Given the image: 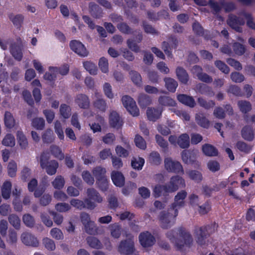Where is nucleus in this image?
<instances>
[{
	"mask_svg": "<svg viewBox=\"0 0 255 255\" xmlns=\"http://www.w3.org/2000/svg\"><path fill=\"white\" fill-rule=\"evenodd\" d=\"M166 236L171 242L174 243L178 250L182 251L189 248L193 243L191 234L182 228L170 230L167 232Z\"/></svg>",
	"mask_w": 255,
	"mask_h": 255,
	"instance_id": "f257e3e1",
	"label": "nucleus"
},
{
	"mask_svg": "<svg viewBox=\"0 0 255 255\" xmlns=\"http://www.w3.org/2000/svg\"><path fill=\"white\" fill-rule=\"evenodd\" d=\"M178 214L177 209H172L171 207L167 211L161 212L158 215L161 227L165 229L171 227L175 223Z\"/></svg>",
	"mask_w": 255,
	"mask_h": 255,
	"instance_id": "f03ea898",
	"label": "nucleus"
},
{
	"mask_svg": "<svg viewBox=\"0 0 255 255\" xmlns=\"http://www.w3.org/2000/svg\"><path fill=\"white\" fill-rule=\"evenodd\" d=\"M126 239L121 241L118 247V251L122 255H137L134 248L133 236L129 233H126Z\"/></svg>",
	"mask_w": 255,
	"mask_h": 255,
	"instance_id": "7ed1b4c3",
	"label": "nucleus"
},
{
	"mask_svg": "<svg viewBox=\"0 0 255 255\" xmlns=\"http://www.w3.org/2000/svg\"><path fill=\"white\" fill-rule=\"evenodd\" d=\"M49 153L43 152L40 155L39 161L41 167L42 169H45L48 175H53L56 172L58 163L54 160L49 161Z\"/></svg>",
	"mask_w": 255,
	"mask_h": 255,
	"instance_id": "20e7f679",
	"label": "nucleus"
},
{
	"mask_svg": "<svg viewBox=\"0 0 255 255\" xmlns=\"http://www.w3.org/2000/svg\"><path fill=\"white\" fill-rule=\"evenodd\" d=\"M86 194L87 198L84 199V202L87 205V209L89 210L94 209L97 205L95 202L101 203L103 202V198L99 193L93 188H89L87 189Z\"/></svg>",
	"mask_w": 255,
	"mask_h": 255,
	"instance_id": "39448f33",
	"label": "nucleus"
},
{
	"mask_svg": "<svg viewBox=\"0 0 255 255\" xmlns=\"http://www.w3.org/2000/svg\"><path fill=\"white\" fill-rule=\"evenodd\" d=\"M209 226L196 227L194 231V235L196 241L199 245H204L207 236L211 232L209 231Z\"/></svg>",
	"mask_w": 255,
	"mask_h": 255,
	"instance_id": "423d86ee",
	"label": "nucleus"
},
{
	"mask_svg": "<svg viewBox=\"0 0 255 255\" xmlns=\"http://www.w3.org/2000/svg\"><path fill=\"white\" fill-rule=\"evenodd\" d=\"M122 103L127 111L133 117H137L139 115V111L135 102L130 96L126 95L122 97Z\"/></svg>",
	"mask_w": 255,
	"mask_h": 255,
	"instance_id": "0eeeda50",
	"label": "nucleus"
},
{
	"mask_svg": "<svg viewBox=\"0 0 255 255\" xmlns=\"http://www.w3.org/2000/svg\"><path fill=\"white\" fill-rule=\"evenodd\" d=\"M164 166L168 172L184 173L182 165L177 161H174L171 158L167 157L164 159Z\"/></svg>",
	"mask_w": 255,
	"mask_h": 255,
	"instance_id": "6e6552de",
	"label": "nucleus"
},
{
	"mask_svg": "<svg viewBox=\"0 0 255 255\" xmlns=\"http://www.w3.org/2000/svg\"><path fill=\"white\" fill-rule=\"evenodd\" d=\"M138 239L141 245L144 248L151 247L155 242L154 236L147 231L141 233L139 235Z\"/></svg>",
	"mask_w": 255,
	"mask_h": 255,
	"instance_id": "1a4fd4ad",
	"label": "nucleus"
},
{
	"mask_svg": "<svg viewBox=\"0 0 255 255\" xmlns=\"http://www.w3.org/2000/svg\"><path fill=\"white\" fill-rule=\"evenodd\" d=\"M167 185L170 193H171L177 190L179 188L184 187L185 182L181 177L176 175L171 178Z\"/></svg>",
	"mask_w": 255,
	"mask_h": 255,
	"instance_id": "9d476101",
	"label": "nucleus"
},
{
	"mask_svg": "<svg viewBox=\"0 0 255 255\" xmlns=\"http://www.w3.org/2000/svg\"><path fill=\"white\" fill-rule=\"evenodd\" d=\"M70 47L72 51L81 57H86L88 54L85 46L79 41L72 40L70 43Z\"/></svg>",
	"mask_w": 255,
	"mask_h": 255,
	"instance_id": "9b49d317",
	"label": "nucleus"
},
{
	"mask_svg": "<svg viewBox=\"0 0 255 255\" xmlns=\"http://www.w3.org/2000/svg\"><path fill=\"white\" fill-rule=\"evenodd\" d=\"M228 24L237 32H241V25H244L245 21L243 18L236 15L230 14L227 20Z\"/></svg>",
	"mask_w": 255,
	"mask_h": 255,
	"instance_id": "f8f14e48",
	"label": "nucleus"
},
{
	"mask_svg": "<svg viewBox=\"0 0 255 255\" xmlns=\"http://www.w3.org/2000/svg\"><path fill=\"white\" fill-rule=\"evenodd\" d=\"M21 240L26 246L37 247L39 245L37 239L29 233H23L21 235Z\"/></svg>",
	"mask_w": 255,
	"mask_h": 255,
	"instance_id": "ddd939ff",
	"label": "nucleus"
},
{
	"mask_svg": "<svg viewBox=\"0 0 255 255\" xmlns=\"http://www.w3.org/2000/svg\"><path fill=\"white\" fill-rule=\"evenodd\" d=\"M142 40V34L141 32H139L136 36L135 39H128L127 41V44L128 47L132 51L138 53L140 51V47L137 45V43H140Z\"/></svg>",
	"mask_w": 255,
	"mask_h": 255,
	"instance_id": "4468645a",
	"label": "nucleus"
},
{
	"mask_svg": "<svg viewBox=\"0 0 255 255\" xmlns=\"http://www.w3.org/2000/svg\"><path fill=\"white\" fill-rule=\"evenodd\" d=\"M187 192L185 190L179 192L174 197V202L171 206L172 209H178L184 205V200L186 197Z\"/></svg>",
	"mask_w": 255,
	"mask_h": 255,
	"instance_id": "2eb2a0df",
	"label": "nucleus"
},
{
	"mask_svg": "<svg viewBox=\"0 0 255 255\" xmlns=\"http://www.w3.org/2000/svg\"><path fill=\"white\" fill-rule=\"evenodd\" d=\"M75 103L81 109H87L90 106V100L85 94H78L75 98Z\"/></svg>",
	"mask_w": 255,
	"mask_h": 255,
	"instance_id": "dca6fc26",
	"label": "nucleus"
},
{
	"mask_svg": "<svg viewBox=\"0 0 255 255\" xmlns=\"http://www.w3.org/2000/svg\"><path fill=\"white\" fill-rule=\"evenodd\" d=\"M195 90L197 93L209 97H212L214 95V93L211 88L204 84L199 83L197 84L195 87Z\"/></svg>",
	"mask_w": 255,
	"mask_h": 255,
	"instance_id": "f3484780",
	"label": "nucleus"
},
{
	"mask_svg": "<svg viewBox=\"0 0 255 255\" xmlns=\"http://www.w3.org/2000/svg\"><path fill=\"white\" fill-rule=\"evenodd\" d=\"M110 124L115 128H120L122 124L123 121L119 115L116 111H112L110 115Z\"/></svg>",
	"mask_w": 255,
	"mask_h": 255,
	"instance_id": "a211bd4d",
	"label": "nucleus"
},
{
	"mask_svg": "<svg viewBox=\"0 0 255 255\" xmlns=\"http://www.w3.org/2000/svg\"><path fill=\"white\" fill-rule=\"evenodd\" d=\"M168 193L170 192L167 184L164 185L157 184L155 186L153 190V195L155 198H158L161 195H166Z\"/></svg>",
	"mask_w": 255,
	"mask_h": 255,
	"instance_id": "6ab92c4d",
	"label": "nucleus"
},
{
	"mask_svg": "<svg viewBox=\"0 0 255 255\" xmlns=\"http://www.w3.org/2000/svg\"><path fill=\"white\" fill-rule=\"evenodd\" d=\"M111 178L114 184L119 187L123 186L125 184V178L123 174L117 171H113L111 173Z\"/></svg>",
	"mask_w": 255,
	"mask_h": 255,
	"instance_id": "aec40b11",
	"label": "nucleus"
},
{
	"mask_svg": "<svg viewBox=\"0 0 255 255\" xmlns=\"http://www.w3.org/2000/svg\"><path fill=\"white\" fill-rule=\"evenodd\" d=\"M89 8L90 13L93 17L100 18L102 16V9L95 3L93 2H90Z\"/></svg>",
	"mask_w": 255,
	"mask_h": 255,
	"instance_id": "412c9836",
	"label": "nucleus"
},
{
	"mask_svg": "<svg viewBox=\"0 0 255 255\" xmlns=\"http://www.w3.org/2000/svg\"><path fill=\"white\" fill-rule=\"evenodd\" d=\"M178 100L182 104L193 108L196 105V103L192 97L185 94H180L177 96Z\"/></svg>",
	"mask_w": 255,
	"mask_h": 255,
	"instance_id": "4be33fe9",
	"label": "nucleus"
},
{
	"mask_svg": "<svg viewBox=\"0 0 255 255\" xmlns=\"http://www.w3.org/2000/svg\"><path fill=\"white\" fill-rule=\"evenodd\" d=\"M162 112V109L161 108H148L146 114L149 120L155 121L160 117Z\"/></svg>",
	"mask_w": 255,
	"mask_h": 255,
	"instance_id": "5701e85b",
	"label": "nucleus"
},
{
	"mask_svg": "<svg viewBox=\"0 0 255 255\" xmlns=\"http://www.w3.org/2000/svg\"><path fill=\"white\" fill-rule=\"evenodd\" d=\"M176 74L178 80L182 83L186 84L189 80V75L186 71L181 67L176 69Z\"/></svg>",
	"mask_w": 255,
	"mask_h": 255,
	"instance_id": "b1692460",
	"label": "nucleus"
},
{
	"mask_svg": "<svg viewBox=\"0 0 255 255\" xmlns=\"http://www.w3.org/2000/svg\"><path fill=\"white\" fill-rule=\"evenodd\" d=\"M241 134L243 138L248 141H252L254 138L253 128L250 126H245L241 130Z\"/></svg>",
	"mask_w": 255,
	"mask_h": 255,
	"instance_id": "393cba45",
	"label": "nucleus"
},
{
	"mask_svg": "<svg viewBox=\"0 0 255 255\" xmlns=\"http://www.w3.org/2000/svg\"><path fill=\"white\" fill-rule=\"evenodd\" d=\"M58 75V67H49V71L45 73L44 79L50 82L54 81Z\"/></svg>",
	"mask_w": 255,
	"mask_h": 255,
	"instance_id": "a878e982",
	"label": "nucleus"
},
{
	"mask_svg": "<svg viewBox=\"0 0 255 255\" xmlns=\"http://www.w3.org/2000/svg\"><path fill=\"white\" fill-rule=\"evenodd\" d=\"M10 51L13 57L17 60L20 61L22 58V50L20 46L13 44L10 46Z\"/></svg>",
	"mask_w": 255,
	"mask_h": 255,
	"instance_id": "bb28decb",
	"label": "nucleus"
},
{
	"mask_svg": "<svg viewBox=\"0 0 255 255\" xmlns=\"http://www.w3.org/2000/svg\"><path fill=\"white\" fill-rule=\"evenodd\" d=\"M92 173L97 180L106 177V169L101 166L94 168L92 170Z\"/></svg>",
	"mask_w": 255,
	"mask_h": 255,
	"instance_id": "cd10ccee",
	"label": "nucleus"
},
{
	"mask_svg": "<svg viewBox=\"0 0 255 255\" xmlns=\"http://www.w3.org/2000/svg\"><path fill=\"white\" fill-rule=\"evenodd\" d=\"M165 83V87L171 92H174L178 86L177 82L173 78L166 77L164 79Z\"/></svg>",
	"mask_w": 255,
	"mask_h": 255,
	"instance_id": "c85d7f7f",
	"label": "nucleus"
},
{
	"mask_svg": "<svg viewBox=\"0 0 255 255\" xmlns=\"http://www.w3.org/2000/svg\"><path fill=\"white\" fill-rule=\"evenodd\" d=\"M190 138L189 135L186 133H183L180 135L177 140V144L182 148H186L189 147Z\"/></svg>",
	"mask_w": 255,
	"mask_h": 255,
	"instance_id": "c756f323",
	"label": "nucleus"
},
{
	"mask_svg": "<svg viewBox=\"0 0 255 255\" xmlns=\"http://www.w3.org/2000/svg\"><path fill=\"white\" fill-rule=\"evenodd\" d=\"M202 151L207 156H214L218 155L217 149L213 145L209 144H205L202 146Z\"/></svg>",
	"mask_w": 255,
	"mask_h": 255,
	"instance_id": "7c9ffc66",
	"label": "nucleus"
},
{
	"mask_svg": "<svg viewBox=\"0 0 255 255\" xmlns=\"http://www.w3.org/2000/svg\"><path fill=\"white\" fill-rule=\"evenodd\" d=\"M195 120L197 124L200 126L206 128L209 127L210 122L203 114L201 113L196 114Z\"/></svg>",
	"mask_w": 255,
	"mask_h": 255,
	"instance_id": "2f4dec72",
	"label": "nucleus"
},
{
	"mask_svg": "<svg viewBox=\"0 0 255 255\" xmlns=\"http://www.w3.org/2000/svg\"><path fill=\"white\" fill-rule=\"evenodd\" d=\"M158 102L160 105L163 106L174 107L176 104L175 101L173 99L165 96L159 97Z\"/></svg>",
	"mask_w": 255,
	"mask_h": 255,
	"instance_id": "473e14b6",
	"label": "nucleus"
},
{
	"mask_svg": "<svg viewBox=\"0 0 255 255\" xmlns=\"http://www.w3.org/2000/svg\"><path fill=\"white\" fill-rule=\"evenodd\" d=\"M151 103V100L149 96L145 94H139L138 98V103L140 107L145 108Z\"/></svg>",
	"mask_w": 255,
	"mask_h": 255,
	"instance_id": "72a5a7b5",
	"label": "nucleus"
},
{
	"mask_svg": "<svg viewBox=\"0 0 255 255\" xmlns=\"http://www.w3.org/2000/svg\"><path fill=\"white\" fill-rule=\"evenodd\" d=\"M238 106L240 111L244 114L248 113L252 110V105L250 102L247 101H239Z\"/></svg>",
	"mask_w": 255,
	"mask_h": 255,
	"instance_id": "f704fd0d",
	"label": "nucleus"
},
{
	"mask_svg": "<svg viewBox=\"0 0 255 255\" xmlns=\"http://www.w3.org/2000/svg\"><path fill=\"white\" fill-rule=\"evenodd\" d=\"M11 184L9 181L5 182L1 188V195L4 199H8L11 194Z\"/></svg>",
	"mask_w": 255,
	"mask_h": 255,
	"instance_id": "c9c22d12",
	"label": "nucleus"
},
{
	"mask_svg": "<svg viewBox=\"0 0 255 255\" xmlns=\"http://www.w3.org/2000/svg\"><path fill=\"white\" fill-rule=\"evenodd\" d=\"M16 136L18 143L21 148L25 149L28 146V141L22 131H17Z\"/></svg>",
	"mask_w": 255,
	"mask_h": 255,
	"instance_id": "e433bc0d",
	"label": "nucleus"
},
{
	"mask_svg": "<svg viewBox=\"0 0 255 255\" xmlns=\"http://www.w3.org/2000/svg\"><path fill=\"white\" fill-rule=\"evenodd\" d=\"M129 75L131 81L135 85L138 87L142 86V78L139 73L135 71H131L129 72Z\"/></svg>",
	"mask_w": 255,
	"mask_h": 255,
	"instance_id": "4c0bfd02",
	"label": "nucleus"
},
{
	"mask_svg": "<svg viewBox=\"0 0 255 255\" xmlns=\"http://www.w3.org/2000/svg\"><path fill=\"white\" fill-rule=\"evenodd\" d=\"M88 244L91 248L96 249H101L103 247L101 242L94 237H88L86 239Z\"/></svg>",
	"mask_w": 255,
	"mask_h": 255,
	"instance_id": "58836bf2",
	"label": "nucleus"
},
{
	"mask_svg": "<svg viewBox=\"0 0 255 255\" xmlns=\"http://www.w3.org/2000/svg\"><path fill=\"white\" fill-rule=\"evenodd\" d=\"M4 121L5 126L8 128H11L15 125V120L12 114L9 112L5 113Z\"/></svg>",
	"mask_w": 255,
	"mask_h": 255,
	"instance_id": "ea45409f",
	"label": "nucleus"
},
{
	"mask_svg": "<svg viewBox=\"0 0 255 255\" xmlns=\"http://www.w3.org/2000/svg\"><path fill=\"white\" fill-rule=\"evenodd\" d=\"M149 161L153 165H158L161 162V158L158 152L157 151H152L149 155Z\"/></svg>",
	"mask_w": 255,
	"mask_h": 255,
	"instance_id": "a19ab883",
	"label": "nucleus"
},
{
	"mask_svg": "<svg viewBox=\"0 0 255 255\" xmlns=\"http://www.w3.org/2000/svg\"><path fill=\"white\" fill-rule=\"evenodd\" d=\"M111 236L116 239L120 238L121 235V227L118 224H114L110 226Z\"/></svg>",
	"mask_w": 255,
	"mask_h": 255,
	"instance_id": "79ce46f5",
	"label": "nucleus"
},
{
	"mask_svg": "<svg viewBox=\"0 0 255 255\" xmlns=\"http://www.w3.org/2000/svg\"><path fill=\"white\" fill-rule=\"evenodd\" d=\"M199 105L206 110H209L215 105V103L213 100L206 101L202 97H199L197 99Z\"/></svg>",
	"mask_w": 255,
	"mask_h": 255,
	"instance_id": "37998d69",
	"label": "nucleus"
},
{
	"mask_svg": "<svg viewBox=\"0 0 255 255\" xmlns=\"http://www.w3.org/2000/svg\"><path fill=\"white\" fill-rule=\"evenodd\" d=\"M10 224L15 229L18 230L20 227V220L16 214H10L8 217Z\"/></svg>",
	"mask_w": 255,
	"mask_h": 255,
	"instance_id": "c03bdc74",
	"label": "nucleus"
},
{
	"mask_svg": "<svg viewBox=\"0 0 255 255\" xmlns=\"http://www.w3.org/2000/svg\"><path fill=\"white\" fill-rule=\"evenodd\" d=\"M50 150L51 154L56 158L62 160L64 158V153L61 149L57 145H52L50 146Z\"/></svg>",
	"mask_w": 255,
	"mask_h": 255,
	"instance_id": "a18cd8bd",
	"label": "nucleus"
},
{
	"mask_svg": "<svg viewBox=\"0 0 255 255\" xmlns=\"http://www.w3.org/2000/svg\"><path fill=\"white\" fill-rule=\"evenodd\" d=\"M42 243L45 248L48 251H53L56 249V245L54 241L49 238H44L42 239Z\"/></svg>",
	"mask_w": 255,
	"mask_h": 255,
	"instance_id": "49530a36",
	"label": "nucleus"
},
{
	"mask_svg": "<svg viewBox=\"0 0 255 255\" xmlns=\"http://www.w3.org/2000/svg\"><path fill=\"white\" fill-rule=\"evenodd\" d=\"M22 221L24 224L28 228H32L34 226V218L29 214H25L23 215Z\"/></svg>",
	"mask_w": 255,
	"mask_h": 255,
	"instance_id": "de8ad7c7",
	"label": "nucleus"
},
{
	"mask_svg": "<svg viewBox=\"0 0 255 255\" xmlns=\"http://www.w3.org/2000/svg\"><path fill=\"white\" fill-rule=\"evenodd\" d=\"M31 125L37 130H42L45 126V121L42 118H36L32 120Z\"/></svg>",
	"mask_w": 255,
	"mask_h": 255,
	"instance_id": "09e8293b",
	"label": "nucleus"
},
{
	"mask_svg": "<svg viewBox=\"0 0 255 255\" xmlns=\"http://www.w3.org/2000/svg\"><path fill=\"white\" fill-rule=\"evenodd\" d=\"M52 185L55 189L60 190L65 185L64 178L61 175L57 176L52 182Z\"/></svg>",
	"mask_w": 255,
	"mask_h": 255,
	"instance_id": "8fccbe9b",
	"label": "nucleus"
},
{
	"mask_svg": "<svg viewBox=\"0 0 255 255\" xmlns=\"http://www.w3.org/2000/svg\"><path fill=\"white\" fill-rule=\"evenodd\" d=\"M50 234L52 238L56 240H62L64 238L63 232L57 228H52L50 231Z\"/></svg>",
	"mask_w": 255,
	"mask_h": 255,
	"instance_id": "3c124183",
	"label": "nucleus"
},
{
	"mask_svg": "<svg viewBox=\"0 0 255 255\" xmlns=\"http://www.w3.org/2000/svg\"><path fill=\"white\" fill-rule=\"evenodd\" d=\"M70 206L80 210L87 208V205L85 203L84 200L82 201L78 199H72L70 201Z\"/></svg>",
	"mask_w": 255,
	"mask_h": 255,
	"instance_id": "603ef678",
	"label": "nucleus"
},
{
	"mask_svg": "<svg viewBox=\"0 0 255 255\" xmlns=\"http://www.w3.org/2000/svg\"><path fill=\"white\" fill-rule=\"evenodd\" d=\"M85 231L90 235H94L97 232L98 228L94 222L91 221L84 225Z\"/></svg>",
	"mask_w": 255,
	"mask_h": 255,
	"instance_id": "864d4df0",
	"label": "nucleus"
},
{
	"mask_svg": "<svg viewBox=\"0 0 255 255\" xmlns=\"http://www.w3.org/2000/svg\"><path fill=\"white\" fill-rule=\"evenodd\" d=\"M83 66L85 69L88 71L90 74L96 75L97 74V67L94 63L87 61L83 63Z\"/></svg>",
	"mask_w": 255,
	"mask_h": 255,
	"instance_id": "5fc2aeb1",
	"label": "nucleus"
},
{
	"mask_svg": "<svg viewBox=\"0 0 255 255\" xmlns=\"http://www.w3.org/2000/svg\"><path fill=\"white\" fill-rule=\"evenodd\" d=\"M190 178L196 182H199L202 180V175L198 171L191 170L187 172Z\"/></svg>",
	"mask_w": 255,
	"mask_h": 255,
	"instance_id": "6e6d98bb",
	"label": "nucleus"
},
{
	"mask_svg": "<svg viewBox=\"0 0 255 255\" xmlns=\"http://www.w3.org/2000/svg\"><path fill=\"white\" fill-rule=\"evenodd\" d=\"M55 208L57 212L62 213L69 211L71 209V206L65 202L58 203L55 206Z\"/></svg>",
	"mask_w": 255,
	"mask_h": 255,
	"instance_id": "4d7b16f0",
	"label": "nucleus"
},
{
	"mask_svg": "<svg viewBox=\"0 0 255 255\" xmlns=\"http://www.w3.org/2000/svg\"><path fill=\"white\" fill-rule=\"evenodd\" d=\"M71 109L70 106L66 104H62L60 107L61 115L65 119H68L71 116Z\"/></svg>",
	"mask_w": 255,
	"mask_h": 255,
	"instance_id": "13d9d810",
	"label": "nucleus"
},
{
	"mask_svg": "<svg viewBox=\"0 0 255 255\" xmlns=\"http://www.w3.org/2000/svg\"><path fill=\"white\" fill-rule=\"evenodd\" d=\"M144 163V160L141 157L133 158L131 160L132 167L137 170H141Z\"/></svg>",
	"mask_w": 255,
	"mask_h": 255,
	"instance_id": "bf43d9fd",
	"label": "nucleus"
},
{
	"mask_svg": "<svg viewBox=\"0 0 255 255\" xmlns=\"http://www.w3.org/2000/svg\"><path fill=\"white\" fill-rule=\"evenodd\" d=\"M232 47L235 54L238 55H242L245 52L246 48L245 46L239 42L234 43Z\"/></svg>",
	"mask_w": 255,
	"mask_h": 255,
	"instance_id": "052dcab7",
	"label": "nucleus"
},
{
	"mask_svg": "<svg viewBox=\"0 0 255 255\" xmlns=\"http://www.w3.org/2000/svg\"><path fill=\"white\" fill-rule=\"evenodd\" d=\"M2 143L5 146H13L15 145L14 137L11 134H6L3 139Z\"/></svg>",
	"mask_w": 255,
	"mask_h": 255,
	"instance_id": "680f3d73",
	"label": "nucleus"
},
{
	"mask_svg": "<svg viewBox=\"0 0 255 255\" xmlns=\"http://www.w3.org/2000/svg\"><path fill=\"white\" fill-rule=\"evenodd\" d=\"M82 177L84 181L90 185H92L94 183V178L92 176L89 171L85 170L82 173Z\"/></svg>",
	"mask_w": 255,
	"mask_h": 255,
	"instance_id": "e2e57ef3",
	"label": "nucleus"
},
{
	"mask_svg": "<svg viewBox=\"0 0 255 255\" xmlns=\"http://www.w3.org/2000/svg\"><path fill=\"white\" fill-rule=\"evenodd\" d=\"M134 142L137 147L144 149L146 147V143L142 136L139 134H136L134 138Z\"/></svg>",
	"mask_w": 255,
	"mask_h": 255,
	"instance_id": "0e129e2a",
	"label": "nucleus"
},
{
	"mask_svg": "<svg viewBox=\"0 0 255 255\" xmlns=\"http://www.w3.org/2000/svg\"><path fill=\"white\" fill-rule=\"evenodd\" d=\"M116 140V136L113 133H108L102 137V141L106 144H113Z\"/></svg>",
	"mask_w": 255,
	"mask_h": 255,
	"instance_id": "69168bd1",
	"label": "nucleus"
},
{
	"mask_svg": "<svg viewBox=\"0 0 255 255\" xmlns=\"http://www.w3.org/2000/svg\"><path fill=\"white\" fill-rule=\"evenodd\" d=\"M53 132L52 130L48 129L45 130L42 135V140L45 143H51L53 140L52 136Z\"/></svg>",
	"mask_w": 255,
	"mask_h": 255,
	"instance_id": "338daca9",
	"label": "nucleus"
},
{
	"mask_svg": "<svg viewBox=\"0 0 255 255\" xmlns=\"http://www.w3.org/2000/svg\"><path fill=\"white\" fill-rule=\"evenodd\" d=\"M215 65L223 73L228 74L230 72L229 67L223 61L217 60L215 62Z\"/></svg>",
	"mask_w": 255,
	"mask_h": 255,
	"instance_id": "774afa93",
	"label": "nucleus"
}]
</instances>
